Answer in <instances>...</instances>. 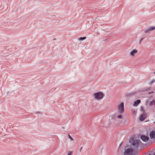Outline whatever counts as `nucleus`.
Wrapping results in <instances>:
<instances>
[{
  "label": "nucleus",
  "instance_id": "6",
  "mask_svg": "<svg viewBox=\"0 0 155 155\" xmlns=\"http://www.w3.org/2000/svg\"><path fill=\"white\" fill-rule=\"evenodd\" d=\"M140 138L144 142H147L148 141L149 139L148 136H146L143 135H142L141 136Z\"/></svg>",
  "mask_w": 155,
  "mask_h": 155
},
{
  "label": "nucleus",
  "instance_id": "17",
  "mask_svg": "<svg viewBox=\"0 0 155 155\" xmlns=\"http://www.w3.org/2000/svg\"><path fill=\"white\" fill-rule=\"evenodd\" d=\"M141 108L142 110L144 111V108L143 107H141Z\"/></svg>",
  "mask_w": 155,
  "mask_h": 155
},
{
  "label": "nucleus",
  "instance_id": "8",
  "mask_svg": "<svg viewBox=\"0 0 155 155\" xmlns=\"http://www.w3.org/2000/svg\"><path fill=\"white\" fill-rule=\"evenodd\" d=\"M147 114L144 112L140 117L139 120L140 121H143L146 118Z\"/></svg>",
  "mask_w": 155,
  "mask_h": 155
},
{
  "label": "nucleus",
  "instance_id": "5",
  "mask_svg": "<svg viewBox=\"0 0 155 155\" xmlns=\"http://www.w3.org/2000/svg\"><path fill=\"white\" fill-rule=\"evenodd\" d=\"M134 150L131 148H128L126 150L124 153V155H132Z\"/></svg>",
  "mask_w": 155,
  "mask_h": 155
},
{
  "label": "nucleus",
  "instance_id": "1",
  "mask_svg": "<svg viewBox=\"0 0 155 155\" xmlns=\"http://www.w3.org/2000/svg\"><path fill=\"white\" fill-rule=\"evenodd\" d=\"M104 93L101 91L94 93L93 95L94 99L96 101H100L104 97Z\"/></svg>",
  "mask_w": 155,
  "mask_h": 155
},
{
  "label": "nucleus",
  "instance_id": "7",
  "mask_svg": "<svg viewBox=\"0 0 155 155\" xmlns=\"http://www.w3.org/2000/svg\"><path fill=\"white\" fill-rule=\"evenodd\" d=\"M138 53V51L136 49H134L132 50L130 52V55L134 57L135 55L137 54Z\"/></svg>",
  "mask_w": 155,
  "mask_h": 155
},
{
  "label": "nucleus",
  "instance_id": "22",
  "mask_svg": "<svg viewBox=\"0 0 155 155\" xmlns=\"http://www.w3.org/2000/svg\"><path fill=\"white\" fill-rule=\"evenodd\" d=\"M154 123H155V121L154 122Z\"/></svg>",
  "mask_w": 155,
  "mask_h": 155
},
{
  "label": "nucleus",
  "instance_id": "2",
  "mask_svg": "<svg viewBox=\"0 0 155 155\" xmlns=\"http://www.w3.org/2000/svg\"><path fill=\"white\" fill-rule=\"evenodd\" d=\"M129 142L132 144L134 149L137 148L141 143V142L137 140H134L133 138L130 139L129 140Z\"/></svg>",
  "mask_w": 155,
  "mask_h": 155
},
{
  "label": "nucleus",
  "instance_id": "14",
  "mask_svg": "<svg viewBox=\"0 0 155 155\" xmlns=\"http://www.w3.org/2000/svg\"><path fill=\"white\" fill-rule=\"evenodd\" d=\"M72 151H69L68 152L67 155H72Z\"/></svg>",
  "mask_w": 155,
  "mask_h": 155
},
{
  "label": "nucleus",
  "instance_id": "13",
  "mask_svg": "<svg viewBox=\"0 0 155 155\" xmlns=\"http://www.w3.org/2000/svg\"><path fill=\"white\" fill-rule=\"evenodd\" d=\"M150 31L151 30H152L154 29H155V27H151L149 28Z\"/></svg>",
  "mask_w": 155,
  "mask_h": 155
},
{
  "label": "nucleus",
  "instance_id": "4",
  "mask_svg": "<svg viewBox=\"0 0 155 155\" xmlns=\"http://www.w3.org/2000/svg\"><path fill=\"white\" fill-rule=\"evenodd\" d=\"M124 111V103L123 102H122L118 106V110L117 112L123 113Z\"/></svg>",
  "mask_w": 155,
  "mask_h": 155
},
{
  "label": "nucleus",
  "instance_id": "3",
  "mask_svg": "<svg viewBox=\"0 0 155 155\" xmlns=\"http://www.w3.org/2000/svg\"><path fill=\"white\" fill-rule=\"evenodd\" d=\"M123 113L116 112L113 117V119L114 120H121L123 118Z\"/></svg>",
  "mask_w": 155,
  "mask_h": 155
},
{
  "label": "nucleus",
  "instance_id": "9",
  "mask_svg": "<svg viewBox=\"0 0 155 155\" xmlns=\"http://www.w3.org/2000/svg\"><path fill=\"white\" fill-rule=\"evenodd\" d=\"M150 136L152 139H153L155 138V131H152L150 133Z\"/></svg>",
  "mask_w": 155,
  "mask_h": 155
},
{
  "label": "nucleus",
  "instance_id": "12",
  "mask_svg": "<svg viewBox=\"0 0 155 155\" xmlns=\"http://www.w3.org/2000/svg\"><path fill=\"white\" fill-rule=\"evenodd\" d=\"M154 101H152L150 103V105L152 106L154 105Z\"/></svg>",
  "mask_w": 155,
  "mask_h": 155
},
{
  "label": "nucleus",
  "instance_id": "23",
  "mask_svg": "<svg viewBox=\"0 0 155 155\" xmlns=\"http://www.w3.org/2000/svg\"><path fill=\"white\" fill-rule=\"evenodd\" d=\"M154 74H155V72H154Z\"/></svg>",
  "mask_w": 155,
  "mask_h": 155
},
{
  "label": "nucleus",
  "instance_id": "18",
  "mask_svg": "<svg viewBox=\"0 0 155 155\" xmlns=\"http://www.w3.org/2000/svg\"><path fill=\"white\" fill-rule=\"evenodd\" d=\"M154 93V92H153V91H151V92H149V94H151V93Z\"/></svg>",
  "mask_w": 155,
  "mask_h": 155
},
{
  "label": "nucleus",
  "instance_id": "21",
  "mask_svg": "<svg viewBox=\"0 0 155 155\" xmlns=\"http://www.w3.org/2000/svg\"><path fill=\"white\" fill-rule=\"evenodd\" d=\"M153 155H155V153H154L153 154Z\"/></svg>",
  "mask_w": 155,
  "mask_h": 155
},
{
  "label": "nucleus",
  "instance_id": "19",
  "mask_svg": "<svg viewBox=\"0 0 155 155\" xmlns=\"http://www.w3.org/2000/svg\"><path fill=\"white\" fill-rule=\"evenodd\" d=\"M143 38H142L140 41V43L142 41V40H143Z\"/></svg>",
  "mask_w": 155,
  "mask_h": 155
},
{
  "label": "nucleus",
  "instance_id": "10",
  "mask_svg": "<svg viewBox=\"0 0 155 155\" xmlns=\"http://www.w3.org/2000/svg\"><path fill=\"white\" fill-rule=\"evenodd\" d=\"M140 101L139 100H138L137 101L134 102L133 106H136L138 105V104H139L140 103Z\"/></svg>",
  "mask_w": 155,
  "mask_h": 155
},
{
  "label": "nucleus",
  "instance_id": "20",
  "mask_svg": "<svg viewBox=\"0 0 155 155\" xmlns=\"http://www.w3.org/2000/svg\"><path fill=\"white\" fill-rule=\"evenodd\" d=\"M154 81V80L152 81V83H153Z\"/></svg>",
  "mask_w": 155,
  "mask_h": 155
},
{
  "label": "nucleus",
  "instance_id": "15",
  "mask_svg": "<svg viewBox=\"0 0 155 155\" xmlns=\"http://www.w3.org/2000/svg\"><path fill=\"white\" fill-rule=\"evenodd\" d=\"M150 31V29H149V28L147 29V30H145L144 32L145 33H146L149 32Z\"/></svg>",
  "mask_w": 155,
  "mask_h": 155
},
{
  "label": "nucleus",
  "instance_id": "11",
  "mask_svg": "<svg viewBox=\"0 0 155 155\" xmlns=\"http://www.w3.org/2000/svg\"><path fill=\"white\" fill-rule=\"evenodd\" d=\"M86 37H80L78 39V40H79L80 41L83 40H84L86 39Z\"/></svg>",
  "mask_w": 155,
  "mask_h": 155
},
{
  "label": "nucleus",
  "instance_id": "16",
  "mask_svg": "<svg viewBox=\"0 0 155 155\" xmlns=\"http://www.w3.org/2000/svg\"><path fill=\"white\" fill-rule=\"evenodd\" d=\"M68 137L69 138L71 139V140H73V139L72 138V137L71 136L69 135V134H68Z\"/></svg>",
  "mask_w": 155,
  "mask_h": 155
}]
</instances>
